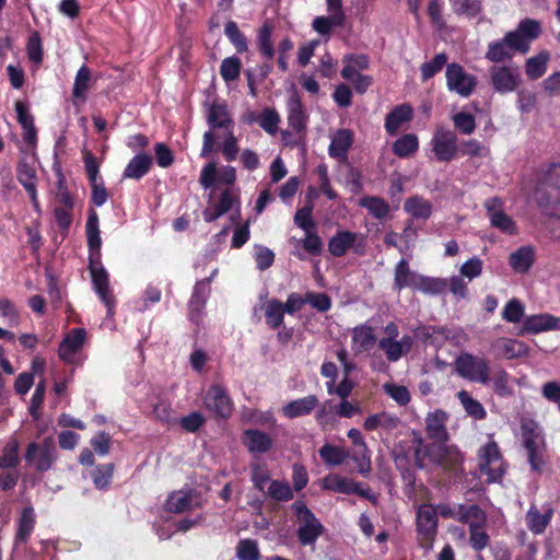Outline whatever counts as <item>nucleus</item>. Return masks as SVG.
I'll list each match as a JSON object with an SVG mask.
<instances>
[{"instance_id":"1","label":"nucleus","mask_w":560,"mask_h":560,"mask_svg":"<svg viewBox=\"0 0 560 560\" xmlns=\"http://www.w3.org/2000/svg\"><path fill=\"white\" fill-rule=\"evenodd\" d=\"M86 241L89 246V270L93 288L107 307L108 316L114 314L115 299L109 288V275L101 262L102 238L98 228V215L95 210H90L85 224Z\"/></svg>"},{"instance_id":"2","label":"nucleus","mask_w":560,"mask_h":560,"mask_svg":"<svg viewBox=\"0 0 560 560\" xmlns=\"http://www.w3.org/2000/svg\"><path fill=\"white\" fill-rule=\"evenodd\" d=\"M448 418L450 416L446 411L434 409L428 412L424 419L427 435L434 441L425 447V453L431 462L439 465L446 464V456L448 454H458L455 447L446 446V442L450 438L446 428Z\"/></svg>"},{"instance_id":"3","label":"nucleus","mask_w":560,"mask_h":560,"mask_svg":"<svg viewBox=\"0 0 560 560\" xmlns=\"http://www.w3.org/2000/svg\"><path fill=\"white\" fill-rule=\"evenodd\" d=\"M236 182V170L231 165H223L218 168L217 163L210 162L206 164L200 172L199 183L205 188L215 186H228L221 191L219 199L214 202L224 214L229 212L235 201L231 186Z\"/></svg>"},{"instance_id":"4","label":"nucleus","mask_w":560,"mask_h":560,"mask_svg":"<svg viewBox=\"0 0 560 560\" xmlns=\"http://www.w3.org/2000/svg\"><path fill=\"white\" fill-rule=\"evenodd\" d=\"M535 200L549 217H560V163L550 164L541 174Z\"/></svg>"},{"instance_id":"5","label":"nucleus","mask_w":560,"mask_h":560,"mask_svg":"<svg viewBox=\"0 0 560 560\" xmlns=\"http://www.w3.org/2000/svg\"><path fill=\"white\" fill-rule=\"evenodd\" d=\"M383 332L384 336L378 340L377 346L389 362H397L410 352L413 337L404 335L399 338V329L394 322L386 324Z\"/></svg>"},{"instance_id":"6","label":"nucleus","mask_w":560,"mask_h":560,"mask_svg":"<svg viewBox=\"0 0 560 560\" xmlns=\"http://www.w3.org/2000/svg\"><path fill=\"white\" fill-rule=\"evenodd\" d=\"M207 122L210 126V130L206 131L202 137V148L200 156L207 158L214 149L215 135L213 130L223 129L228 131L233 129L234 121L228 112L224 104L213 103L207 114Z\"/></svg>"},{"instance_id":"7","label":"nucleus","mask_w":560,"mask_h":560,"mask_svg":"<svg viewBox=\"0 0 560 560\" xmlns=\"http://www.w3.org/2000/svg\"><path fill=\"white\" fill-rule=\"evenodd\" d=\"M366 249V236L349 230H337L328 241V252L334 257H342L348 252L362 256Z\"/></svg>"},{"instance_id":"8","label":"nucleus","mask_w":560,"mask_h":560,"mask_svg":"<svg viewBox=\"0 0 560 560\" xmlns=\"http://www.w3.org/2000/svg\"><path fill=\"white\" fill-rule=\"evenodd\" d=\"M478 467L481 474L487 476L488 482L499 481L505 467L499 447L494 441H489L478 452Z\"/></svg>"},{"instance_id":"9","label":"nucleus","mask_w":560,"mask_h":560,"mask_svg":"<svg viewBox=\"0 0 560 560\" xmlns=\"http://www.w3.org/2000/svg\"><path fill=\"white\" fill-rule=\"evenodd\" d=\"M458 375L482 385L490 383V366L487 360L470 353H462L455 361Z\"/></svg>"},{"instance_id":"10","label":"nucleus","mask_w":560,"mask_h":560,"mask_svg":"<svg viewBox=\"0 0 560 560\" xmlns=\"http://www.w3.org/2000/svg\"><path fill=\"white\" fill-rule=\"evenodd\" d=\"M300 526L298 529V538L304 546L314 544L323 532V526L315 517L313 512L302 501L292 504Z\"/></svg>"},{"instance_id":"11","label":"nucleus","mask_w":560,"mask_h":560,"mask_svg":"<svg viewBox=\"0 0 560 560\" xmlns=\"http://www.w3.org/2000/svg\"><path fill=\"white\" fill-rule=\"evenodd\" d=\"M88 343V331L85 328L70 329L58 347V357L67 364H80L82 359L80 352Z\"/></svg>"},{"instance_id":"12","label":"nucleus","mask_w":560,"mask_h":560,"mask_svg":"<svg viewBox=\"0 0 560 560\" xmlns=\"http://www.w3.org/2000/svg\"><path fill=\"white\" fill-rule=\"evenodd\" d=\"M445 78L447 89L462 97L470 96L477 85L476 77L455 62L446 66Z\"/></svg>"},{"instance_id":"13","label":"nucleus","mask_w":560,"mask_h":560,"mask_svg":"<svg viewBox=\"0 0 560 560\" xmlns=\"http://www.w3.org/2000/svg\"><path fill=\"white\" fill-rule=\"evenodd\" d=\"M417 530L421 536V546L430 551L438 530V513L432 504H421L417 512Z\"/></svg>"},{"instance_id":"14","label":"nucleus","mask_w":560,"mask_h":560,"mask_svg":"<svg viewBox=\"0 0 560 560\" xmlns=\"http://www.w3.org/2000/svg\"><path fill=\"white\" fill-rule=\"evenodd\" d=\"M522 440L527 450L528 460L534 470H539L542 465L541 448L544 439L539 427L532 422H523L521 427Z\"/></svg>"},{"instance_id":"15","label":"nucleus","mask_w":560,"mask_h":560,"mask_svg":"<svg viewBox=\"0 0 560 560\" xmlns=\"http://www.w3.org/2000/svg\"><path fill=\"white\" fill-rule=\"evenodd\" d=\"M431 148L438 161L453 160L458 151L456 135L444 127H438L431 139Z\"/></svg>"},{"instance_id":"16","label":"nucleus","mask_w":560,"mask_h":560,"mask_svg":"<svg viewBox=\"0 0 560 560\" xmlns=\"http://www.w3.org/2000/svg\"><path fill=\"white\" fill-rule=\"evenodd\" d=\"M203 405L207 410L212 412L217 418L226 419L232 415L233 401L225 388L214 384L207 390Z\"/></svg>"},{"instance_id":"17","label":"nucleus","mask_w":560,"mask_h":560,"mask_svg":"<svg viewBox=\"0 0 560 560\" xmlns=\"http://www.w3.org/2000/svg\"><path fill=\"white\" fill-rule=\"evenodd\" d=\"M483 207L492 228L508 235H515L517 233L516 223L503 211V202L500 198H488Z\"/></svg>"},{"instance_id":"18","label":"nucleus","mask_w":560,"mask_h":560,"mask_svg":"<svg viewBox=\"0 0 560 560\" xmlns=\"http://www.w3.org/2000/svg\"><path fill=\"white\" fill-rule=\"evenodd\" d=\"M492 86L495 92L505 94L514 92L521 82V74L514 66H493L489 70Z\"/></svg>"},{"instance_id":"19","label":"nucleus","mask_w":560,"mask_h":560,"mask_svg":"<svg viewBox=\"0 0 560 560\" xmlns=\"http://www.w3.org/2000/svg\"><path fill=\"white\" fill-rule=\"evenodd\" d=\"M323 489L345 494H359L366 499H374L369 488L363 489L361 485L351 478L338 474H329L322 480Z\"/></svg>"},{"instance_id":"20","label":"nucleus","mask_w":560,"mask_h":560,"mask_svg":"<svg viewBox=\"0 0 560 560\" xmlns=\"http://www.w3.org/2000/svg\"><path fill=\"white\" fill-rule=\"evenodd\" d=\"M514 34L508 32L501 39L493 40L488 45L486 58L494 63L511 60L516 51L520 52V43Z\"/></svg>"},{"instance_id":"21","label":"nucleus","mask_w":560,"mask_h":560,"mask_svg":"<svg viewBox=\"0 0 560 560\" xmlns=\"http://www.w3.org/2000/svg\"><path fill=\"white\" fill-rule=\"evenodd\" d=\"M26 463L34 467L38 471L48 470L54 460L55 452L50 444L44 443L38 445L37 443H30L25 453Z\"/></svg>"},{"instance_id":"22","label":"nucleus","mask_w":560,"mask_h":560,"mask_svg":"<svg viewBox=\"0 0 560 560\" xmlns=\"http://www.w3.org/2000/svg\"><path fill=\"white\" fill-rule=\"evenodd\" d=\"M550 330H560V317L542 313L525 317L520 334L537 335Z\"/></svg>"},{"instance_id":"23","label":"nucleus","mask_w":560,"mask_h":560,"mask_svg":"<svg viewBox=\"0 0 560 560\" xmlns=\"http://www.w3.org/2000/svg\"><path fill=\"white\" fill-rule=\"evenodd\" d=\"M287 112L289 127L298 133L304 132L307 127L308 114L296 93H292L288 98Z\"/></svg>"},{"instance_id":"24","label":"nucleus","mask_w":560,"mask_h":560,"mask_svg":"<svg viewBox=\"0 0 560 560\" xmlns=\"http://www.w3.org/2000/svg\"><path fill=\"white\" fill-rule=\"evenodd\" d=\"M491 348L495 351L497 355L508 360L526 357L529 352V348L525 342L506 337L494 339Z\"/></svg>"},{"instance_id":"25","label":"nucleus","mask_w":560,"mask_h":560,"mask_svg":"<svg viewBox=\"0 0 560 560\" xmlns=\"http://www.w3.org/2000/svg\"><path fill=\"white\" fill-rule=\"evenodd\" d=\"M541 33V25L538 21L532 19H525L520 22L516 30L511 31L510 34H514L520 43V52L526 54L530 48V43L538 38Z\"/></svg>"},{"instance_id":"26","label":"nucleus","mask_w":560,"mask_h":560,"mask_svg":"<svg viewBox=\"0 0 560 560\" xmlns=\"http://www.w3.org/2000/svg\"><path fill=\"white\" fill-rule=\"evenodd\" d=\"M16 176H18L19 183L28 192L33 208L36 211H39V202L37 199V189H36L37 176H36L35 167L25 161H21L16 168Z\"/></svg>"},{"instance_id":"27","label":"nucleus","mask_w":560,"mask_h":560,"mask_svg":"<svg viewBox=\"0 0 560 560\" xmlns=\"http://www.w3.org/2000/svg\"><path fill=\"white\" fill-rule=\"evenodd\" d=\"M536 260V249L532 245H524L512 252L509 256V265L516 273H526Z\"/></svg>"},{"instance_id":"28","label":"nucleus","mask_w":560,"mask_h":560,"mask_svg":"<svg viewBox=\"0 0 560 560\" xmlns=\"http://www.w3.org/2000/svg\"><path fill=\"white\" fill-rule=\"evenodd\" d=\"M352 142V132L348 129H339L331 137L328 154L339 161H346Z\"/></svg>"},{"instance_id":"29","label":"nucleus","mask_w":560,"mask_h":560,"mask_svg":"<svg viewBox=\"0 0 560 560\" xmlns=\"http://www.w3.org/2000/svg\"><path fill=\"white\" fill-rule=\"evenodd\" d=\"M242 443L253 454L267 453L272 445V441L267 433L255 429L244 431Z\"/></svg>"},{"instance_id":"30","label":"nucleus","mask_w":560,"mask_h":560,"mask_svg":"<svg viewBox=\"0 0 560 560\" xmlns=\"http://www.w3.org/2000/svg\"><path fill=\"white\" fill-rule=\"evenodd\" d=\"M318 405V398L315 395H308L299 399L289 401L282 407V413L288 419H294L310 415Z\"/></svg>"},{"instance_id":"31","label":"nucleus","mask_w":560,"mask_h":560,"mask_svg":"<svg viewBox=\"0 0 560 560\" xmlns=\"http://www.w3.org/2000/svg\"><path fill=\"white\" fill-rule=\"evenodd\" d=\"M215 273L217 270H214L208 279L201 280L196 283L194 293L189 301V308L191 312L192 319L197 320L199 314L201 313L210 293V281L212 280Z\"/></svg>"},{"instance_id":"32","label":"nucleus","mask_w":560,"mask_h":560,"mask_svg":"<svg viewBox=\"0 0 560 560\" xmlns=\"http://www.w3.org/2000/svg\"><path fill=\"white\" fill-rule=\"evenodd\" d=\"M412 115L413 109L410 105L402 104L395 107L385 118L386 131L392 136L396 135L402 124L411 120Z\"/></svg>"},{"instance_id":"33","label":"nucleus","mask_w":560,"mask_h":560,"mask_svg":"<svg viewBox=\"0 0 560 560\" xmlns=\"http://www.w3.org/2000/svg\"><path fill=\"white\" fill-rule=\"evenodd\" d=\"M419 278V273L409 268L407 259H400L394 272V285L397 290L409 288L415 290Z\"/></svg>"},{"instance_id":"34","label":"nucleus","mask_w":560,"mask_h":560,"mask_svg":"<svg viewBox=\"0 0 560 560\" xmlns=\"http://www.w3.org/2000/svg\"><path fill=\"white\" fill-rule=\"evenodd\" d=\"M342 63L341 77L348 81L361 74V71L366 70L370 66V60L366 55L349 54L343 57Z\"/></svg>"},{"instance_id":"35","label":"nucleus","mask_w":560,"mask_h":560,"mask_svg":"<svg viewBox=\"0 0 560 560\" xmlns=\"http://www.w3.org/2000/svg\"><path fill=\"white\" fill-rule=\"evenodd\" d=\"M152 165V158L145 153L135 155L124 170L122 177L140 179L147 175Z\"/></svg>"},{"instance_id":"36","label":"nucleus","mask_w":560,"mask_h":560,"mask_svg":"<svg viewBox=\"0 0 560 560\" xmlns=\"http://www.w3.org/2000/svg\"><path fill=\"white\" fill-rule=\"evenodd\" d=\"M399 423V418L388 413V412H380L372 416H369L363 423V428L366 431H374V430H385V431H392L397 428Z\"/></svg>"},{"instance_id":"37","label":"nucleus","mask_w":560,"mask_h":560,"mask_svg":"<svg viewBox=\"0 0 560 560\" xmlns=\"http://www.w3.org/2000/svg\"><path fill=\"white\" fill-rule=\"evenodd\" d=\"M35 522V511L33 506L24 508L18 522L15 544L27 541L34 530Z\"/></svg>"},{"instance_id":"38","label":"nucleus","mask_w":560,"mask_h":560,"mask_svg":"<svg viewBox=\"0 0 560 560\" xmlns=\"http://www.w3.org/2000/svg\"><path fill=\"white\" fill-rule=\"evenodd\" d=\"M404 210L413 219L428 220L432 213V205L429 200L416 196L405 201Z\"/></svg>"},{"instance_id":"39","label":"nucleus","mask_w":560,"mask_h":560,"mask_svg":"<svg viewBox=\"0 0 560 560\" xmlns=\"http://www.w3.org/2000/svg\"><path fill=\"white\" fill-rule=\"evenodd\" d=\"M550 59V54L547 50H542L539 54L528 58L525 63V73L532 80L541 78L546 70Z\"/></svg>"},{"instance_id":"40","label":"nucleus","mask_w":560,"mask_h":560,"mask_svg":"<svg viewBox=\"0 0 560 560\" xmlns=\"http://www.w3.org/2000/svg\"><path fill=\"white\" fill-rule=\"evenodd\" d=\"M457 398L463 406L466 415L475 420H483L487 417V411L482 404L475 399L467 390H459Z\"/></svg>"},{"instance_id":"41","label":"nucleus","mask_w":560,"mask_h":560,"mask_svg":"<svg viewBox=\"0 0 560 560\" xmlns=\"http://www.w3.org/2000/svg\"><path fill=\"white\" fill-rule=\"evenodd\" d=\"M262 308L265 312L266 323L271 329H277L283 324L284 314L287 312L282 302L272 299L267 301Z\"/></svg>"},{"instance_id":"42","label":"nucleus","mask_w":560,"mask_h":560,"mask_svg":"<svg viewBox=\"0 0 560 560\" xmlns=\"http://www.w3.org/2000/svg\"><path fill=\"white\" fill-rule=\"evenodd\" d=\"M347 435L352 443L359 447V454L362 455V463L359 465V472L365 476L371 471V456L368 445L364 442L361 432L355 428L350 429Z\"/></svg>"},{"instance_id":"43","label":"nucleus","mask_w":560,"mask_h":560,"mask_svg":"<svg viewBox=\"0 0 560 560\" xmlns=\"http://www.w3.org/2000/svg\"><path fill=\"white\" fill-rule=\"evenodd\" d=\"M376 339L373 328L369 325L357 326L352 332V343L358 351H369L375 345Z\"/></svg>"},{"instance_id":"44","label":"nucleus","mask_w":560,"mask_h":560,"mask_svg":"<svg viewBox=\"0 0 560 560\" xmlns=\"http://www.w3.org/2000/svg\"><path fill=\"white\" fill-rule=\"evenodd\" d=\"M417 335L424 343L441 346L445 340L451 338V330L445 327L424 326L419 328Z\"/></svg>"},{"instance_id":"45","label":"nucleus","mask_w":560,"mask_h":560,"mask_svg":"<svg viewBox=\"0 0 560 560\" xmlns=\"http://www.w3.org/2000/svg\"><path fill=\"white\" fill-rule=\"evenodd\" d=\"M464 520L460 523L468 524L470 529H481L487 525V514L478 505H465L463 515Z\"/></svg>"},{"instance_id":"46","label":"nucleus","mask_w":560,"mask_h":560,"mask_svg":"<svg viewBox=\"0 0 560 560\" xmlns=\"http://www.w3.org/2000/svg\"><path fill=\"white\" fill-rule=\"evenodd\" d=\"M419 149V140L415 133H407L393 143V152L399 158H409Z\"/></svg>"},{"instance_id":"47","label":"nucleus","mask_w":560,"mask_h":560,"mask_svg":"<svg viewBox=\"0 0 560 560\" xmlns=\"http://www.w3.org/2000/svg\"><path fill=\"white\" fill-rule=\"evenodd\" d=\"M92 79L91 70L85 66H81L75 74L72 95L74 98L84 102Z\"/></svg>"},{"instance_id":"48","label":"nucleus","mask_w":560,"mask_h":560,"mask_svg":"<svg viewBox=\"0 0 560 560\" xmlns=\"http://www.w3.org/2000/svg\"><path fill=\"white\" fill-rule=\"evenodd\" d=\"M551 514V510L540 513L535 506H532L526 515V522L529 530L534 534H541L549 524Z\"/></svg>"},{"instance_id":"49","label":"nucleus","mask_w":560,"mask_h":560,"mask_svg":"<svg viewBox=\"0 0 560 560\" xmlns=\"http://www.w3.org/2000/svg\"><path fill=\"white\" fill-rule=\"evenodd\" d=\"M446 287L447 281L445 279L419 275L415 290L424 294L435 295L442 293Z\"/></svg>"},{"instance_id":"50","label":"nucleus","mask_w":560,"mask_h":560,"mask_svg":"<svg viewBox=\"0 0 560 560\" xmlns=\"http://www.w3.org/2000/svg\"><path fill=\"white\" fill-rule=\"evenodd\" d=\"M359 206L365 208L376 219H384L389 211L388 203L380 197H363L359 200Z\"/></svg>"},{"instance_id":"51","label":"nucleus","mask_w":560,"mask_h":560,"mask_svg":"<svg viewBox=\"0 0 560 560\" xmlns=\"http://www.w3.org/2000/svg\"><path fill=\"white\" fill-rule=\"evenodd\" d=\"M219 149L226 162H233L236 160L240 153V147L233 129L223 132V140L220 143Z\"/></svg>"},{"instance_id":"52","label":"nucleus","mask_w":560,"mask_h":560,"mask_svg":"<svg viewBox=\"0 0 560 560\" xmlns=\"http://www.w3.org/2000/svg\"><path fill=\"white\" fill-rule=\"evenodd\" d=\"M501 316L506 323L517 324L525 318V305L518 299H511L503 306Z\"/></svg>"},{"instance_id":"53","label":"nucleus","mask_w":560,"mask_h":560,"mask_svg":"<svg viewBox=\"0 0 560 560\" xmlns=\"http://www.w3.org/2000/svg\"><path fill=\"white\" fill-rule=\"evenodd\" d=\"M318 453L324 463L329 466H339L348 457V453L342 447L330 444L323 445Z\"/></svg>"},{"instance_id":"54","label":"nucleus","mask_w":560,"mask_h":560,"mask_svg":"<svg viewBox=\"0 0 560 560\" xmlns=\"http://www.w3.org/2000/svg\"><path fill=\"white\" fill-rule=\"evenodd\" d=\"M166 510L173 513H182L190 509L191 497L188 492L176 491L168 495Z\"/></svg>"},{"instance_id":"55","label":"nucleus","mask_w":560,"mask_h":560,"mask_svg":"<svg viewBox=\"0 0 560 560\" xmlns=\"http://www.w3.org/2000/svg\"><path fill=\"white\" fill-rule=\"evenodd\" d=\"M494 392L501 397H508L513 394V388L510 383V376L506 371L500 369L490 377Z\"/></svg>"},{"instance_id":"56","label":"nucleus","mask_w":560,"mask_h":560,"mask_svg":"<svg viewBox=\"0 0 560 560\" xmlns=\"http://www.w3.org/2000/svg\"><path fill=\"white\" fill-rule=\"evenodd\" d=\"M450 3L455 13L469 18L478 15L482 9L480 0H452Z\"/></svg>"},{"instance_id":"57","label":"nucleus","mask_w":560,"mask_h":560,"mask_svg":"<svg viewBox=\"0 0 560 560\" xmlns=\"http://www.w3.org/2000/svg\"><path fill=\"white\" fill-rule=\"evenodd\" d=\"M267 494L276 501H289L293 498V491L287 481L271 480Z\"/></svg>"},{"instance_id":"58","label":"nucleus","mask_w":560,"mask_h":560,"mask_svg":"<svg viewBox=\"0 0 560 560\" xmlns=\"http://www.w3.org/2000/svg\"><path fill=\"white\" fill-rule=\"evenodd\" d=\"M224 33L229 40L233 44L237 52H244L247 50V40L242 32L238 30L237 24L234 21H229L224 26Z\"/></svg>"},{"instance_id":"59","label":"nucleus","mask_w":560,"mask_h":560,"mask_svg":"<svg viewBox=\"0 0 560 560\" xmlns=\"http://www.w3.org/2000/svg\"><path fill=\"white\" fill-rule=\"evenodd\" d=\"M280 115L273 108H265L257 122L268 133L275 135L278 131Z\"/></svg>"},{"instance_id":"60","label":"nucleus","mask_w":560,"mask_h":560,"mask_svg":"<svg viewBox=\"0 0 560 560\" xmlns=\"http://www.w3.org/2000/svg\"><path fill=\"white\" fill-rule=\"evenodd\" d=\"M384 392L395 400L399 406H406L410 401V393L404 385L396 383H385L383 385Z\"/></svg>"},{"instance_id":"61","label":"nucleus","mask_w":560,"mask_h":560,"mask_svg":"<svg viewBox=\"0 0 560 560\" xmlns=\"http://www.w3.org/2000/svg\"><path fill=\"white\" fill-rule=\"evenodd\" d=\"M114 474V465L106 464L97 466L91 474L93 483L97 489H106Z\"/></svg>"},{"instance_id":"62","label":"nucleus","mask_w":560,"mask_h":560,"mask_svg":"<svg viewBox=\"0 0 560 560\" xmlns=\"http://www.w3.org/2000/svg\"><path fill=\"white\" fill-rule=\"evenodd\" d=\"M241 72V60L237 57L223 59L220 66V74L224 81L230 82L238 78Z\"/></svg>"},{"instance_id":"63","label":"nucleus","mask_w":560,"mask_h":560,"mask_svg":"<svg viewBox=\"0 0 560 560\" xmlns=\"http://www.w3.org/2000/svg\"><path fill=\"white\" fill-rule=\"evenodd\" d=\"M19 463V443L12 440L3 447L2 456L0 457V468H13Z\"/></svg>"},{"instance_id":"64","label":"nucleus","mask_w":560,"mask_h":560,"mask_svg":"<svg viewBox=\"0 0 560 560\" xmlns=\"http://www.w3.org/2000/svg\"><path fill=\"white\" fill-rule=\"evenodd\" d=\"M447 62V56L444 52L438 54L431 61L424 62L421 66V75L424 81L429 80L438 72L442 70V68Z\"/></svg>"}]
</instances>
